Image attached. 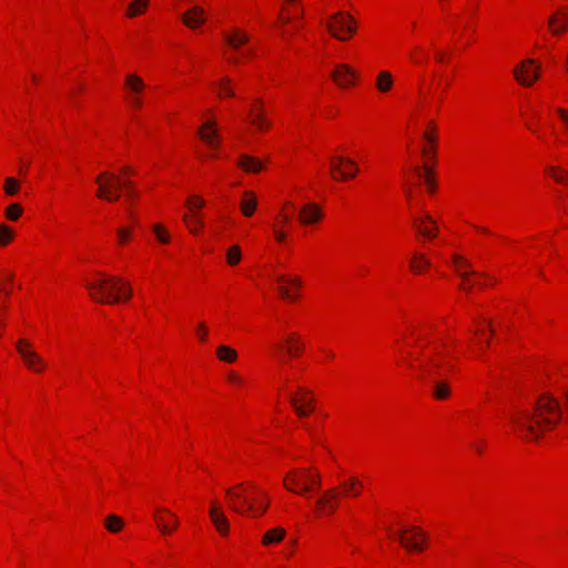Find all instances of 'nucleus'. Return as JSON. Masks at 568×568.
I'll use <instances>...</instances> for the list:
<instances>
[{
    "mask_svg": "<svg viewBox=\"0 0 568 568\" xmlns=\"http://www.w3.org/2000/svg\"><path fill=\"white\" fill-rule=\"evenodd\" d=\"M456 338L443 325L430 321H416L405 338V349L397 357V365L417 378H439L433 387V397L445 400L452 388L446 377L456 371Z\"/></svg>",
    "mask_w": 568,
    "mask_h": 568,
    "instance_id": "obj_1",
    "label": "nucleus"
},
{
    "mask_svg": "<svg viewBox=\"0 0 568 568\" xmlns=\"http://www.w3.org/2000/svg\"><path fill=\"white\" fill-rule=\"evenodd\" d=\"M423 160L424 165L417 166L406 178V195L410 207L412 229L418 237L425 241H433L439 233L437 221L426 211H415V190L425 185L426 190L433 194L436 191V181L433 172V164L436 154L437 126L434 121H429L423 133Z\"/></svg>",
    "mask_w": 568,
    "mask_h": 568,
    "instance_id": "obj_2",
    "label": "nucleus"
},
{
    "mask_svg": "<svg viewBox=\"0 0 568 568\" xmlns=\"http://www.w3.org/2000/svg\"><path fill=\"white\" fill-rule=\"evenodd\" d=\"M562 410L550 393L538 396L532 408L514 407L507 417L510 430L526 442H537L561 422Z\"/></svg>",
    "mask_w": 568,
    "mask_h": 568,
    "instance_id": "obj_3",
    "label": "nucleus"
},
{
    "mask_svg": "<svg viewBox=\"0 0 568 568\" xmlns=\"http://www.w3.org/2000/svg\"><path fill=\"white\" fill-rule=\"evenodd\" d=\"M225 498L232 511L251 519L263 517L271 504L267 490L254 480L231 486L225 491Z\"/></svg>",
    "mask_w": 568,
    "mask_h": 568,
    "instance_id": "obj_4",
    "label": "nucleus"
},
{
    "mask_svg": "<svg viewBox=\"0 0 568 568\" xmlns=\"http://www.w3.org/2000/svg\"><path fill=\"white\" fill-rule=\"evenodd\" d=\"M90 296L101 304H122L132 297V286L120 275L94 272L87 283Z\"/></svg>",
    "mask_w": 568,
    "mask_h": 568,
    "instance_id": "obj_5",
    "label": "nucleus"
},
{
    "mask_svg": "<svg viewBox=\"0 0 568 568\" xmlns=\"http://www.w3.org/2000/svg\"><path fill=\"white\" fill-rule=\"evenodd\" d=\"M435 258L452 267L460 278V287L464 291L493 286L496 277L474 270L471 263L459 251L444 247L434 253Z\"/></svg>",
    "mask_w": 568,
    "mask_h": 568,
    "instance_id": "obj_6",
    "label": "nucleus"
},
{
    "mask_svg": "<svg viewBox=\"0 0 568 568\" xmlns=\"http://www.w3.org/2000/svg\"><path fill=\"white\" fill-rule=\"evenodd\" d=\"M130 174L131 169L128 166L121 170L120 175L109 171L101 172L95 179L97 196L108 202H115L120 199L122 189L126 191L129 196H133V190L130 182L126 181Z\"/></svg>",
    "mask_w": 568,
    "mask_h": 568,
    "instance_id": "obj_7",
    "label": "nucleus"
},
{
    "mask_svg": "<svg viewBox=\"0 0 568 568\" xmlns=\"http://www.w3.org/2000/svg\"><path fill=\"white\" fill-rule=\"evenodd\" d=\"M286 490L301 496H307L321 487V475L314 467H295L283 477Z\"/></svg>",
    "mask_w": 568,
    "mask_h": 568,
    "instance_id": "obj_8",
    "label": "nucleus"
},
{
    "mask_svg": "<svg viewBox=\"0 0 568 568\" xmlns=\"http://www.w3.org/2000/svg\"><path fill=\"white\" fill-rule=\"evenodd\" d=\"M223 40L229 50L227 62L234 65L246 63L253 57V50L246 47L250 41L248 33L239 27H231L223 32Z\"/></svg>",
    "mask_w": 568,
    "mask_h": 568,
    "instance_id": "obj_9",
    "label": "nucleus"
},
{
    "mask_svg": "<svg viewBox=\"0 0 568 568\" xmlns=\"http://www.w3.org/2000/svg\"><path fill=\"white\" fill-rule=\"evenodd\" d=\"M491 336L490 321L483 315H476L466 341V352L473 357L479 356L488 347Z\"/></svg>",
    "mask_w": 568,
    "mask_h": 568,
    "instance_id": "obj_10",
    "label": "nucleus"
},
{
    "mask_svg": "<svg viewBox=\"0 0 568 568\" xmlns=\"http://www.w3.org/2000/svg\"><path fill=\"white\" fill-rule=\"evenodd\" d=\"M16 352L23 367L36 375H43L49 368L47 358L38 351L37 346L29 338L20 337L14 344Z\"/></svg>",
    "mask_w": 568,
    "mask_h": 568,
    "instance_id": "obj_11",
    "label": "nucleus"
},
{
    "mask_svg": "<svg viewBox=\"0 0 568 568\" xmlns=\"http://www.w3.org/2000/svg\"><path fill=\"white\" fill-rule=\"evenodd\" d=\"M303 9L300 0H282L276 21V31L281 37L287 38L300 29V19Z\"/></svg>",
    "mask_w": 568,
    "mask_h": 568,
    "instance_id": "obj_12",
    "label": "nucleus"
},
{
    "mask_svg": "<svg viewBox=\"0 0 568 568\" xmlns=\"http://www.w3.org/2000/svg\"><path fill=\"white\" fill-rule=\"evenodd\" d=\"M327 32L338 41H349L357 32V21L347 11H337L327 17L325 21Z\"/></svg>",
    "mask_w": 568,
    "mask_h": 568,
    "instance_id": "obj_13",
    "label": "nucleus"
},
{
    "mask_svg": "<svg viewBox=\"0 0 568 568\" xmlns=\"http://www.w3.org/2000/svg\"><path fill=\"white\" fill-rule=\"evenodd\" d=\"M199 136L209 150V158L217 159L223 140L216 116L211 110L203 114V123L199 128Z\"/></svg>",
    "mask_w": 568,
    "mask_h": 568,
    "instance_id": "obj_14",
    "label": "nucleus"
},
{
    "mask_svg": "<svg viewBox=\"0 0 568 568\" xmlns=\"http://www.w3.org/2000/svg\"><path fill=\"white\" fill-rule=\"evenodd\" d=\"M146 83L135 72H129L124 77L123 98L128 108L134 112L141 111L145 104Z\"/></svg>",
    "mask_w": 568,
    "mask_h": 568,
    "instance_id": "obj_15",
    "label": "nucleus"
},
{
    "mask_svg": "<svg viewBox=\"0 0 568 568\" xmlns=\"http://www.w3.org/2000/svg\"><path fill=\"white\" fill-rule=\"evenodd\" d=\"M329 173L336 182H348L359 173V165L353 158L336 153L328 159Z\"/></svg>",
    "mask_w": 568,
    "mask_h": 568,
    "instance_id": "obj_16",
    "label": "nucleus"
},
{
    "mask_svg": "<svg viewBox=\"0 0 568 568\" xmlns=\"http://www.w3.org/2000/svg\"><path fill=\"white\" fill-rule=\"evenodd\" d=\"M270 277L283 300L292 303L298 301L303 288V281L298 275L274 271Z\"/></svg>",
    "mask_w": 568,
    "mask_h": 568,
    "instance_id": "obj_17",
    "label": "nucleus"
},
{
    "mask_svg": "<svg viewBox=\"0 0 568 568\" xmlns=\"http://www.w3.org/2000/svg\"><path fill=\"white\" fill-rule=\"evenodd\" d=\"M541 62L534 58H526L519 61L513 70L516 82L525 88L532 87L541 75Z\"/></svg>",
    "mask_w": 568,
    "mask_h": 568,
    "instance_id": "obj_18",
    "label": "nucleus"
},
{
    "mask_svg": "<svg viewBox=\"0 0 568 568\" xmlns=\"http://www.w3.org/2000/svg\"><path fill=\"white\" fill-rule=\"evenodd\" d=\"M245 121L256 133L265 134L272 129V121L267 116L265 102L262 98L255 97L248 104Z\"/></svg>",
    "mask_w": 568,
    "mask_h": 568,
    "instance_id": "obj_19",
    "label": "nucleus"
},
{
    "mask_svg": "<svg viewBox=\"0 0 568 568\" xmlns=\"http://www.w3.org/2000/svg\"><path fill=\"white\" fill-rule=\"evenodd\" d=\"M332 81L343 90L355 88L361 80L359 72L348 63H338L331 73Z\"/></svg>",
    "mask_w": 568,
    "mask_h": 568,
    "instance_id": "obj_20",
    "label": "nucleus"
},
{
    "mask_svg": "<svg viewBox=\"0 0 568 568\" xmlns=\"http://www.w3.org/2000/svg\"><path fill=\"white\" fill-rule=\"evenodd\" d=\"M287 397H290L295 413L301 417L311 415L315 409L314 395L305 387L297 386L294 392L287 393Z\"/></svg>",
    "mask_w": 568,
    "mask_h": 568,
    "instance_id": "obj_21",
    "label": "nucleus"
},
{
    "mask_svg": "<svg viewBox=\"0 0 568 568\" xmlns=\"http://www.w3.org/2000/svg\"><path fill=\"white\" fill-rule=\"evenodd\" d=\"M339 491L331 488L322 493L314 503V516L317 518L332 516L338 508Z\"/></svg>",
    "mask_w": 568,
    "mask_h": 568,
    "instance_id": "obj_22",
    "label": "nucleus"
},
{
    "mask_svg": "<svg viewBox=\"0 0 568 568\" xmlns=\"http://www.w3.org/2000/svg\"><path fill=\"white\" fill-rule=\"evenodd\" d=\"M153 520L164 536L172 535L180 526L179 517L169 508L156 506L153 510Z\"/></svg>",
    "mask_w": 568,
    "mask_h": 568,
    "instance_id": "obj_23",
    "label": "nucleus"
},
{
    "mask_svg": "<svg viewBox=\"0 0 568 568\" xmlns=\"http://www.w3.org/2000/svg\"><path fill=\"white\" fill-rule=\"evenodd\" d=\"M209 517L215 530L221 537H227L230 535L231 523L220 500L212 499L210 501Z\"/></svg>",
    "mask_w": 568,
    "mask_h": 568,
    "instance_id": "obj_24",
    "label": "nucleus"
},
{
    "mask_svg": "<svg viewBox=\"0 0 568 568\" xmlns=\"http://www.w3.org/2000/svg\"><path fill=\"white\" fill-rule=\"evenodd\" d=\"M400 544L412 551H424L427 547V537L419 527H407L400 534Z\"/></svg>",
    "mask_w": 568,
    "mask_h": 568,
    "instance_id": "obj_25",
    "label": "nucleus"
},
{
    "mask_svg": "<svg viewBox=\"0 0 568 568\" xmlns=\"http://www.w3.org/2000/svg\"><path fill=\"white\" fill-rule=\"evenodd\" d=\"M140 221L133 211H129L124 223L115 229V241L121 247L129 245L134 239V232Z\"/></svg>",
    "mask_w": 568,
    "mask_h": 568,
    "instance_id": "obj_26",
    "label": "nucleus"
},
{
    "mask_svg": "<svg viewBox=\"0 0 568 568\" xmlns=\"http://www.w3.org/2000/svg\"><path fill=\"white\" fill-rule=\"evenodd\" d=\"M181 20L187 29L195 31L206 23L207 11L204 6L194 3L182 13Z\"/></svg>",
    "mask_w": 568,
    "mask_h": 568,
    "instance_id": "obj_27",
    "label": "nucleus"
},
{
    "mask_svg": "<svg viewBox=\"0 0 568 568\" xmlns=\"http://www.w3.org/2000/svg\"><path fill=\"white\" fill-rule=\"evenodd\" d=\"M277 348L285 352L287 356L296 358L302 356L304 352V343L297 332L291 331L283 334Z\"/></svg>",
    "mask_w": 568,
    "mask_h": 568,
    "instance_id": "obj_28",
    "label": "nucleus"
},
{
    "mask_svg": "<svg viewBox=\"0 0 568 568\" xmlns=\"http://www.w3.org/2000/svg\"><path fill=\"white\" fill-rule=\"evenodd\" d=\"M547 27L551 36L562 37L568 32V7L557 8L547 20Z\"/></svg>",
    "mask_w": 568,
    "mask_h": 568,
    "instance_id": "obj_29",
    "label": "nucleus"
},
{
    "mask_svg": "<svg viewBox=\"0 0 568 568\" xmlns=\"http://www.w3.org/2000/svg\"><path fill=\"white\" fill-rule=\"evenodd\" d=\"M236 166L245 173L258 174L266 170L267 160H261L254 155L243 153L236 159Z\"/></svg>",
    "mask_w": 568,
    "mask_h": 568,
    "instance_id": "obj_30",
    "label": "nucleus"
},
{
    "mask_svg": "<svg viewBox=\"0 0 568 568\" xmlns=\"http://www.w3.org/2000/svg\"><path fill=\"white\" fill-rule=\"evenodd\" d=\"M182 222L187 232L194 237L200 236L205 229L203 212L185 211L182 214Z\"/></svg>",
    "mask_w": 568,
    "mask_h": 568,
    "instance_id": "obj_31",
    "label": "nucleus"
},
{
    "mask_svg": "<svg viewBox=\"0 0 568 568\" xmlns=\"http://www.w3.org/2000/svg\"><path fill=\"white\" fill-rule=\"evenodd\" d=\"M295 211V205L291 201L284 202L273 216L271 226L290 231Z\"/></svg>",
    "mask_w": 568,
    "mask_h": 568,
    "instance_id": "obj_32",
    "label": "nucleus"
},
{
    "mask_svg": "<svg viewBox=\"0 0 568 568\" xmlns=\"http://www.w3.org/2000/svg\"><path fill=\"white\" fill-rule=\"evenodd\" d=\"M258 207V197L255 191L253 190H244L241 193L240 201H239V209L241 214L250 219L252 217Z\"/></svg>",
    "mask_w": 568,
    "mask_h": 568,
    "instance_id": "obj_33",
    "label": "nucleus"
},
{
    "mask_svg": "<svg viewBox=\"0 0 568 568\" xmlns=\"http://www.w3.org/2000/svg\"><path fill=\"white\" fill-rule=\"evenodd\" d=\"M408 266L413 274L423 275L432 268L433 262L426 253L415 251L409 258Z\"/></svg>",
    "mask_w": 568,
    "mask_h": 568,
    "instance_id": "obj_34",
    "label": "nucleus"
},
{
    "mask_svg": "<svg viewBox=\"0 0 568 568\" xmlns=\"http://www.w3.org/2000/svg\"><path fill=\"white\" fill-rule=\"evenodd\" d=\"M323 215V210L318 204L307 203L301 209L298 220L304 225H314L322 221Z\"/></svg>",
    "mask_w": 568,
    "mask_h": 568,
    "instance_id": "obj_35",
    "label": "nucleus"
},
{
    "mask_svg": "<svg viewBox=\"0 0 568 568\" xmlns=\"http://www.w3.org/2000/svg\"><path fill=\"white\" fill-rule=\"evenodd\" d=\"M408 61L416 70L423 69L429 60V49L424 44H415L408 52Z\"/></svg>",
    "mask_w": 568,
    "mask_h": 568,
    "instance_id": "obj_36",
    "label": "nucleus"
},
{
    "mask_svg": "<svg viewBox=\"0 0 568 568\" xmlns=\"http://www.w3.org/2000/svg\"><path fill=\"white\" fill-rule=\"evenodd\" d=\"M150 231L160 245L168 246L173 241L171 229L162 221L153 222L150 226Z\"/></svg>",
    "mask_w": 568,
    "mask_h": 568,
    "instance_id": "obj_37",
    "label": "nucleus"
},
{
    "mask_svg": "<svg viewBox=\"0 0 568 568\" xmlns=\"http://www.w3.org/2000/svg\"><path fill=\"white\" fill-rule=\"evenodd\" d=\"M287 536V531L282 526H276L267 529L261 539L263 547L271 548L280 545Z\"/></svg>",
    "mask_w": 568,
    "mask_h": 568,
    "instance_id": "obj_38",
    "label": "nucleus"
},
{
    "mask_svg": "<svg viewBox=\"0 0 568 568\" xmlns=\"http://www.w3.org/2000/svg\"><path fill=\"white\" fill-rule=\"evenodd\" d=\"M374 84L378 93L388 94L395 85V78L389 70H379L375 77Z\"/></svg>",
    "mask_w": 568,
    "mask_h": 568,
    "instance_id": "obj_39",
    "label": "nucleus"
},
{
    "mask_svg": "<svg viewBox=\"0 0 568 568\" xmlns=\"http://www.w3.org/2000/svg\"><path fill=\"white\" fill-rule=\"evenodd\" d=\"M211 90L216 93L220 99L235 97V91L232 85V80L227 77H222L210 83Z\"/></svg>",
    "mask_w": 568,
    "mask_h": 568,
    "instance_id": "obj_40",
    "label": "nucleus"
},
{
    "mask_svg": "<svg viewBox=\"0 0 568 568\" xmlns=\"http://www.w3.org/2000/svg\"><path fill=\"white\" fill-rule=\"evenodd\" d=\"M225 263L227 266L232 267V268H235L237 267L242 261H243V257H244V254H243V248L240 244L235 243V244H232L230 245L226 250H225Z\"/></svg>",
    "mask_w": 568,
    "mask_h": 568,
    "instance_id": "obj_41",
    "label": "nucleus"
},
{
    "mask_svg": "<svg viewBox=\"0 0 568 568\" xmlns=\"http://www.w3.org/2000/svg\"><path fill=\"white\" fill-rule=\"evenodd\" d=\"M545 173L557 184L568 186V170L565 168L559 165H548Z\"/></svg>",
    "mask_w": 568,
    "mask_h": 568,
    "instance_id": "obj_42",
    "label": "nucleus"
},
{
    "mask_svg": "<svg viewBox=\"0 0 568 568\" xmlns=\"http://www.w3.org/2000/svg\"><path fill=\"white\" fill-rule=\"evenodd\" d=\"M103 526L108 532L118 535L123 531L125 527L124 519L115 514H110L104 518Z\"/></svg>",
    "mask_w": 568,
    "mask_h": 568,
    "instance_id": "obj_43",
    "label": "nucleus"
},
{
    "mask_svg": "<svg viewBox=\"0 0 568 568\" xmlns=\"http://www.w3.org/2000/svg\"><path fill=\"white\" fill-rule=\"evenodd\" d=\"M150 7V0H132L125 9V17L129 19L144 14Z\"/></svg>",
    "mask_w": 568,
    "mask_h": 568,
    "instance_id": "obj_44",
    "label": "nucleus"
},
{
    "mask_svg": "<svg viewBox=\"0 0 568 568\" xmlns=\"http://www.w3.org/2000/svg\"><path fill=\"white\" fill-rule=\"evenodd\" d=\"M215 355L219 361L227 364H233L239 358L237 351L229 345H219Z\"/></svg>",
    "mask_w": 568,
    "mask_h": 568,
    "instance_id": "obj_45",
    "label": "nucleus"
},
{
    "mask_svg": "<svg viewBox=\"0 0 568 568\" xmlns=\"http://www.w3.org/2000/svg\"><path fill=\"white\" fill-rule=\"evenodd\" d=\"M185 211L203 212L206 200L200 194H191L184 202Z\"/></svg>",
    "mask_w": 568,
    "mask_h": 568,
    "instance_id": "obj_46",
    "label": "nucleus"
},
{
    "mask_svg": "<svg viewBox=\"0 0 568 568\" xmlns=\"http://www.w3.org/2000/svg\"><path fill=\"white\" fill-rule=\"evenodd\" d=\"M554 113L559 121L562 135L566 138V140H561V141H559V143L567 144L568 143V110L562 106H557V108H555Z\"/></svg>",
    "mask_w": 568,
    "mask_h": 568,
    "instance_id": "obj_47",
    "label": "nucleus"
},
{
    "mask_svg": "<svg viewBox=\"0 0 568 568\" xmlns=\"http://www.w3.org/2000/svg\"><path fill=\"white\" fill-rule=\"evenodd\" d=\"M9 292L6 287V284L0 282V338L3 335L6 327V311H7V301H8Z\"/></svg>",
    "mask_w": 568,
    "mask_h": 568,
    "instance_id": "obj_48",
    "label": "nucleus"
},
{
    "mask_svg": "<svg viewBox=\"0 0 568 568\" xmlns=\"http://www.w3.org/2000/svg\"><path fill=\"white\" fill-rule=\"evenodd\" d=\"M225 381L232 388L236 390L243 389L246 386L245 377L234 369L226 371Z\"/></svg>",
    "mask_w": 568,
    "mask_h": 568,
    "instance_id": "obj_49",
    "label": "nucleus"
},
{
    "mask_svg": "<svg viewBox=\"0 0 568 568\" xmlns=\"http://www.w3.org/2000/svg\"><path fill=\"white\" fill-rule=\"evenodd\" d=\"M17 232L12 226L0 223V247L9 246L16 239Z\"/></svg>",
    "mask_w": 568,
    "mask_h": 568,
    "instance_id": "obj_50",
    "label": "nucleus"
},
{
    "mask_svg": "<svg viewBox=\"0 0 568 568\" xmlns=\"http://www.w3.org/2000/svg\"><path fill=\"white\" fill-rule=\"evenodd\" d=\"M364 489V484L358 478H348L343 484V491L347 496H358Z\"/></svg>",
    "mask_w": 568,
    "mask_h": 568,
    "instance_id": "obj_51",
    "label": "nucleus"
},
{
    "mask_svg": "<svg viewBox=\"0 0 568 568\" xmlns=\"http://www.w3.org/2000/svg\"><path fill=\"white\" fill-rule=\"evenodd\" d=\"M24 209L20 203H11L4 209V217L10 222H17L23 215Z\"/></svg>",
    "mask_w": 568,
    "mask_h": 568,
    "instance_id": "obj_52",
    "label": "nucleus"
},
{
    "mask_svg": "<svg viewBox=\"0 0 568 568\" xmlns=\"http://www.w3.org/2000/svg\"><path fill=\"white\" fill-rule=\"evenodd\" d=\"M21 190V182L17 178L8 176L3 182V192L8 196H16Z\"/></svg>",
    "mask_w": 568,
    "mask_h": 568,
    "instance_id": "obj_53",
    "label": "nucleus"
},
{
    "mask_svg": "<svg viewBox=\"0 0 568 568\" xmlns=\"http://www.w3.org/2000/svg\"><path fill=\"white\" fill-rule=\"evenodd\" d=\"M194 334L201 344H205L209 341L210 328L205 322H199L194 328Z\"/></svg>",
    "mask_w": 568,
    "mask_h": 568,
    "instance_id": "obj_54",
    "label": "nucleus"
},
{
    "mask_svg": "<svg viewBox=\"0 0 568 568\" xmlns=\"http://www.w3.org/2000/svg\"><path fill=\"white\" fill-rule=\"evenodd\" d=\"M273 240L277 244H285L290 237V231L271 226Z\"/></svg>",
    "mask_w": 568,
    "mask_h": 568,
    "instance_id": "obj_55",
    "label": "nucleus"
},
{
    "mask_svg": "<svg viewBox=\"0 0 568 568\" xmlns=\"http://www.w3.org/2000/svg\"><path fill=\"white\" fill-rule=\"evenodd\" d=\"M277 390L280 396H286L287 392V383L284 379H280L277 384Z\"/></svg>",
    "mask_w": 568,
    "mask_h": 568,
    "instance_id": "obj_56",
    "label": "nucleus"
},
{
    "mask_svg": "<svg viewBox=\"0 0 568 568\" xmlns=\"http://www.w3.org/2000/svg\"><path fill=\"white\" fill-rule=\"evenodd\" d=\"M335 354L332 351H325V359L331 361L333 359Z\"/></svg>",
    "mask_w": 568,
    "mask_h": 568,
    "instance_id": "obj_57",
    "label": "nucleus"
},
{
    "mask_svg": "<svg viewBox=\"0 0 568 568\" xmlns=\"http://www.w3.org/2000/svg\"><path fill=\"white\" fill-rule=\"evenodd\" d=\"M565 403H566V409H567V414H568V389L565 390Z\"/></svg>",
    "mask_w": 568,
    "mask_h": 568,
    "instance_id": "obj_58",
    "label": "nucleus"
},
{
    "mask_svg": "<svg viewBox=\"0 0 568 568\" xmlns=\"http://www.w3.org/2000/svg\"><path fill=\"white\" fill-rule=\"evenodd\" d=\"M436 59H437L439 62H442V61H443V54H439V53H438V54H436Z\"/></svg>",
    "mask_w": 568,
    "mask_h": 568,
    "instance_id": "obj_59",
    "label": "nucleus"
},
{
    "mask_svg": "<svg viewBox=\"0 0 568 568\" xmlns=\"http://www.w3.org/2000/svg\"><path fill=\"white\" fill-rule=\"evenodd\" d=\"M448 1H449V0H438V3H439L440 6H444V4H445L446 2H448Z\"/></svg>",
    "mask_w": 568,
    "mask_h": 568,
    "instance_id": "obj_60",
    "label": "nucleus"
},
{
    "mask_svg": "<svg viewBox=\"0 0 568 568\" xmlns=\"http://www.w3.org/2000/svg\"><path fill=\"white\" fill-rule=\"evenodd\" d=\"M566 67H567V70H568V52H567V57H566Z\"/></svg>",
    "mask_w": 568,
    "mask_h": 568,
    "instance_id": "obj_61",
    "label": "nucleus"
}]
</instances>
